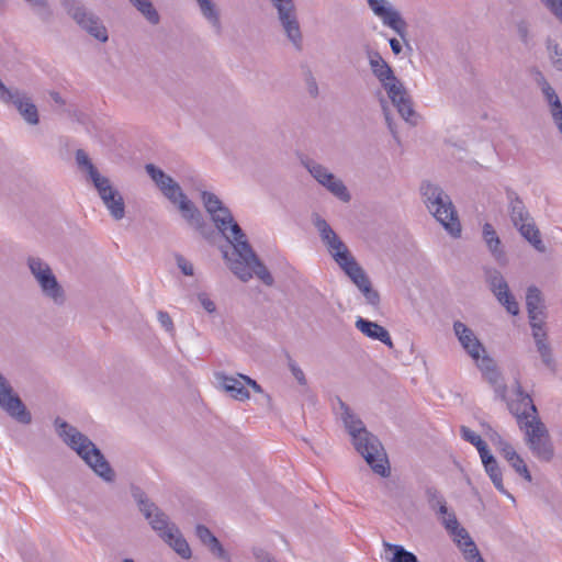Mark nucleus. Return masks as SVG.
<instances>
[{
	"label": "nucleus",
	"mask_w": 562,
	"mask_h": 562,
	"mask_svg": "<svg viewBox=\"0 0 562 562\" xmlns=\"http://www.w3.org/2000/svg\"><path fill=\"white\" fill-rule=\"evenodd\" d=\"M516 394L524 411L520 412L514 405H510L509 409L516 416L519 428L525 432V442L533 457L542 462H550L554 457L551 436L547 426L538 417L532 398L522 390L518 381H516Z\"/></svg>",
	"instance_id": "nucleus-1"
},
{
	"label": "nucleus",
	"mask_w": 562,
	"mask_h": 562,
	"mask_svg": "<svg viewBox=\"0 0 562 562\" xmlns=\"http://www.w3.org/2000/svg\"><path fill=\"white\" fill-rule=\"evenodd\" d=\"M338 405L341 411L340 419L357 452L363 457L374 473L387 477L391 473L390 463L379 438L366 428L359 416L340 398Z\"/></svg>",
	"instance_id": "nucleus-2"
},
{
	"label": "nucleus",
	"mask_w": 562,
	"mask_h": 562,
	"mask_svg": "<svg viewBox=\"0 0 562 562\" xmlns=\"http://www.w3.org/2000/svg\"><path fill=\"white\" fill-rule=\"evenodd\" d=\"M145 169L164 196L177 205L188 225L210 239L215 231L206 223L196 205L184 194L179 183L155 165L148 164Z\"/></svg>",
	"instance_id": "nucleus-3"
},
{
	"label": "nucleus",
	"mask_w": 562,
	"mask_h": 562,
	"mask_svg": "<svg viewBox=\"0 0 562 562\" xmlns=\"http://www.w3.org/2000/svg\"><path fill=\"white\" fill-rule=\"evenodd\" d=\"M54 425L63 442L74 450L99 477L105 482L114 481V470L88 436L59 417L55 419Z\"/></svg>",
	"instance_id": "nucleus-4"
},
{
	"label": "nucleus",
	"mask_w": 562,
	"mask_h": 562,
	"mask_svg": "<svg viewBox=\"0 0 562 562\" xmlns=\"http://www.w3.org/2000/svg\"><path fill=\"white\" fill-rule=\"evenodd\" d=\"M223 256L227 260L231 271L241 281L246 282L256 274L266 285H273V277L258 258L248 240L235 245L232 256L236 258L229 257L227 251H224Z\"/></svg>",
	"instance_id": "nucleus-5"
},
{
	"label": "nucleus",
	"mask_w": 562,
	"mask_h": 562,
	"mask_svg": "<svg viewBox=\"0 0 562 562\" xmlns=\"http://www.w3.org/2000/svg\"><path fill=\"white\" fill-rule=\"evenodd\" d=\"M420 192L429 212L453 237H459L461 225L450 196L429 181L422 183Z\"/></svg>",
	"instance_id": "nucleus-6"
},
{
	"label": "nucleus",
	"mask_w": 562,
	"mask_h": 562,
	"mask_svg": "<svg viewBox=\"0 0 562 562\" xmlns=\"http://www.w3.org/2000/svg\"><path fill=\"white\" fill-rule=\"evenodd\" d=\"M26 266L38 284L43 296L57 306L64 305L67 299L66 291L58 282L50 266L42 258L35 256L26 258Z\"/></svg>",
	"instance_id": "nucleus-7"
},
{
	"label": "nucleus",
	"mask_w": 562,
	"mask_h": 562,
	"mask_svg": "<svg viewBox=\"0 0 562 562\" xmlns=\"http://www.w3.org/2000/svg\"><path fill=\"white\" fill-rule=\"evenodd\" d=\"M61 5L76 23L100 42H106L108 31L100 19L88 11L78 0H60Z\"/></svg>",
	"instance_id": "nucleus-8"
},
{
	"label": "nucleus",
	"mask_w": 562,
	"mask_h": 562,
	"mask_svg": "<svg viewBox=\"0 0 562 562\" xmlns=\"http://www.w3.org/2000/svg\"><path fill=\"white\" fill-rule=\"evenodd\" d=\"M278 12V20L288 40L296 50L303 48V36L293 0H270Z\"/></svg>",
	"instance_id": "nucleus-9"
},
{
	"label": "nucleus",
	"mask_w": 562,
	"mask_h": 562,
	"mask_svg": "<svg viewBox=\"0 0 562 562\" xmlns=\"http://www.w3.org/2000/svg\"><path fill=\"white\" fill-rule=\"evenodd\" d=\"M313 225L317 229L323 244L331 255L336 263L346 260L351 254L346 244L339 238L325 218L318 214H313Z\"/></svg>",
	"instance_id": "nucleus-10"
},
{
	"label": "nucleus",
	"mask_w": 562,
	"mask_h": 562,
	"mask_svg": "<svg viewBox=\"0 0 562 562\" xmlns=\"http://www.w3.org/2000/svg\"><path fill=\"white\" fill-rule=\"evenodd\" d=\"M132 495L151 528L162 538L164 533L169 531L173 525L169 522L168 516L161 512L140 488H133Z\"/></svg>",
	"instance_id": "nucleus-11"
},
{
	"label": "nucleus",
	"mask_w": 562,
	"mask_h": 562,
	"mask_svg": "<svg viewBox=\"0 0 562 562\" xmlns=\"http://www.w3.org/2000/svg\"><path fill=\"white\" fill-rule=\"evenodd\" d=\"M0 407L21 424H30L32 416L10 382L0 372Z\"/></svg>",
	"instance_id": "nucleus-12"
},
{
	"label": "nucleus",
	"mask_w": 562,
	"mask_h": 562,
	"mask_svg": "<svg viewBox=\"0 0 562 562\" xmlns=\"http://www.w3.org/2000/svg\"><path fill=\"white\" fill-rule=\"evenodd\" d=\"M303 165L311 176L335 196L344 202L350 201V194L344 182L329 172L326 167L312 159L304 160Z\"/></svg>",
	"instance_id": "nucleus-13"
},
{
	"label": "nucleus",
	"mask_w": 562,
	"mask_h": 562,
	"mask_svg": "<svg viewBox=\"0 0 562 562\" xmlns=\"http://www.w3.org/2000/svg\"><path fill=\"white\" fill-rule=\"evenodd\" d=\"M485 280L498 303L512 315L519 313V305L512 294L508 283L503 274L494 268L485 269Z\"/></svg>",
	"instance_id": "nucleus-14"
},
{
	"label": "nucleus",
	"mask_w": 562,
	"mask_h": 562,
	"mask_svg": "<svg viewBox=\"0 0 562 562\" xmlns=\"http://www.w3.org/2000/svg\"><path fill=\"white\" fill-rule=\"evenodd\" d=\"M215 227L225 237V239L233 246L239 241L248 240L246 234L235 221L232 212L225 205H222L214 214H210Z\"/></svg>",
	"instance_id": "nucleus-15"
},
{
	"label": "nucleus",
	"mask_w": 562,
	"mask_h": 562,
	"mask_svg": "<svg viewBox=\"0 0 562 562\" xmlns=\"http://www.w3.org/2000/svg\"><path fill=\"white\" fill-rule=\"evenodd\" d=\"M401 117L411 125L417 124L413 101L403 82L398 79L383 88Z\"/></svg>",
	"instance_id": "nucleus-16"
},
{
	"label": "nucleus",
	"mask_w": 562,
	"mask_h": 562,
	"mask_svg": "<svg viewBox=\"0 0 562 562\" xmlns=\"http://www.w3.org/2000/svg\"><path fill=\"white\" fill-rule=\"evenodd\" d=\"M92 184L111 216L115 221L122 220L125 216L124 199L119 190L112 186L110 179L103 176Z\"/></svg>",
	"instance_id": "nucleus-17"
},
{
	"label": "nucleus",
	"mask_w": 562,
	"mask_h": 562,
	"mask_svg": "<svg viewBox=\"0 0 562 562\" xmlns=\"http://www.w3.org/2000/svg\"><path fill=\"white\" fill-rule=\"evenodd\" d=\"M370 9L379 16L383 24L391 27L403 40H405L407 32V23L402 18L401 13L393 9L386 0H367Z\"/></svg>",
	"instance_id": "nucleus-18"
},
{
	"label": "nucleus",
	"mask_w": 562,
	"mask_h": 562,
	"mask_svg": "<svg viewBox=\"0 0 562 562\" xmlns=\"http://www.w3.org/2000/svg\"><path fill=\"white\" fill-rule=\"evenodd\" d=\"M526 307L531 329L544 327L547 319L544 299L542 292L536 285L527 288Z\"/></svg>",
	"instance_id": "nucleus-19"
},
{
	"label": "nucleus",
	"mask_w": 562,
	"mask_h": 562,
	"mask_svg": "<svg viewBox=\"0 0 562 562\" xmlns=\"http://www.w3.org/2000/svg\"><path fill=\"white\" fill-rule=\"evenodd\" d=\"M5 102H11L21 116L31 125H36L40 122L38 111L36 105L31 101V99L22 91L14 89H8L0 97Z\"/></svg>",
	"instance_id": "nucleus-20"
},
{
	"label": "nucleus",
	"mask_w": 562,
	"mask_h": 562,
	"mask_svg": "<svg viewBox=\"0 0 562 562\" xmlns=\"http://www.w3.org/2000/svg\"><path fill=\"white\" fill-rule=\"evenodd\" d=\"M453 331L465 352L474 361H479L480 352H485V347L474 331L460 321L453 323Z\"/></svg>",
	"instance_id": "nucleus-21"
},
{
	"label": "nucleus",
	"mask_w": 562,
	"mask_h": 562,
	"mask_svg": "<svg viewBox=\"0 0 562 562\" xmlns=\"http://www.w3.org/2000/svg\"><path fill=\"white\" fill-rule=\"evenodd\" d=\"M367 57H368L370 69L372 71L373 76L381 83L382 88L398 80V78L395 76L392 67L387 64V61L384 60V58L381 56V54L378 50L369 49L367 52Z\"/></svg>",
	"instance_id": "nucleus-22"
},
{
	"label": "nucleus",
	"mask_w": 562,
	"mask_h": 562,
	"mask_svg": "<svg viewBox=\"0 0 562 562\" xmlns=\"http://www.w3.org/2000/svg\"><path fill=\"white\" fill-rule=\"evenodd\" d=\"M195 535L203 546L214 555L216 559L223 562H232L231 554L224 549L220 540L214 533L204 525H198L195 527Z\"/></svg>",
	"instance_id": "nucleus-23"
},
{
	"label": "nucleus",
	"mask_w": 562,
	"mask_h": 562,
	"mask_svg": "<svg viewBox=\"0 0 562 562\" xmlns=\"http://www.w3.org/2000/svg\"><path fill=\"white\" fill-rule=\"evenodd\" d=\"M355 326L367 337L374 340H379L386 345L389 348L394 347L387 329L379 325L378 323L368 321L362 317H358V319L355 323Z\"/></svg>",
	"instance_id": "nucleus-24"
},
{
	"label": "nucleus",
	"mask_w": 562,
	"mask_h": 562,
	"mask_svg": "<svg viewBox=\"0 0 562 562\" xmlns=\"http://www.w3.org/2000/svg\"><path fill=\"white\" fill-rule=\"evenodd\" d=\"M216 381L221 387L227 392L234 400L246 401L249 398V392L246 389V383L239 376H228L225 373H216Z\"/></svg>",
	"instance_id": "nucleus-25"
},
{
	"label": "nucleus",
	"mask_w": 562,
	"mask_h": 562,
	"mask_svg": "<svg viewBox=\"0 0 562 562\" xmlns=\"http://www.w3.org/2000/svg\"><path fill=\"white\" fill-rule=\"evenodd\" d=\"M532 337L536 344L537 351L539 352L542 363L550 370H554L555 361L552 353V348L548 341V334L544 327L532 328Z\"/></svg>",
	"instance_id": "nucleus-26"
},
{
	"label": "nucleus",
	"mask_w": 562,
	"mask_h": 562,
	"mask_svg": "<svg viewBox=\"0 0 562 562\" xmlns=\"http://www.w3.org/2000/svg\"><path fill=\"white\" fill-rule=\"evenodd\" d=\"M482 236L495 260L501 265H505L507 258L502 248L501 239L492 224L485 223L483 225Z\"/></svg>",
	"instance_id": "nucleus-27"
},
{
	"label": "nucleus",
	"mask_w": 562,
	"mask_h": 562,
	"mask_svg": "<svg viewBox=\"0 0 562 562\" xmlns=\"http://www.w3.org/2000/svg\"><path fill=\"white\" fill-rule=\"evenodd\" d=\"M507 199L508 213L514 226H518V224L532 218L526 209L525 203L515 191L507 190Z\"/></svg>",
	"instance_id": "nucleus-28"
},
{
	"label": "nucleus",
	"mask_w": 562,
	"mask_h": 562,
	"mask_svg": "<svg viewBox=\"0 0 562 562\" xmlns=\"http://www.w3.org/2000/svg\"><path fill=\"white\" fill-rule=\"evenodd\" d=\"M162 539L182 558L190 559L192 553L187 540L182 537L180 530L176 525L171 526L169 531H166Z\"/></svg>",
	"instance_id": "nucleus-29"
},
{
	"label": "nucleus",
	"mask_w": 562,
	"mask_h": 562,
	"mask_svg": "<svg viewBox=\"0 0 562 562\" xmlns=\"http://www.w3.org/2000/svg\"><path fill=\"white\" fill-rule=\"evenodd\" d=\"M202 16L214 29L216 34L222 33L221 13L213 0H195Z\"/></svg>",
	"instance_id": "nucleus-30"
},
{
	"label": "nucleus",
	"mask_w": 562,
	"mask_h": 562,
	"mask_svg": "<svg viewBox=\"0 0 562 562\" xmlns=\"http://www.w3.org/2000/svg\"><path fill=\"white\" fill-rule=\"evenodd\" d=\"M515 227L518 229L521 236L535 247V249H537L540 252H544L547 250L546 245L543 244L540 237V232L532 218L522 222L521 224H518V226Z\"/></svg>",
	"instance_id": "nucleus-31"
},
{
	"label": "nucleus",
	"mask_w": 562,
	"mask_h": 562,
	"mask_svg": "<svg viewBox=\"0 0 562 562\" xmlns=\"http://www.w3.org/2000/svg\"><path fill=\"white\" fill-rule=\"evenodd\" d=\"M385 560L387 562H419L417 557L401 544L383 541Z\"/></svg>",
	"instance_id": "nucleus-32"
},
{
	"label": "nucleus",
	"mask_w": 562,
	"mask_h": 562,
	"mask_svg": "<svg viewBox=\"0 0 562 562\" xmlns=\"http://www.w3.org/2000/svg\"><path fill=\"white\" fill-rule=\"evenodd\" d=\"M338 266L351 279L357 288L369 279L363 268L356 261L352 255L338 263Z\"/></svg>",
	"instance_id": "nucleus-33"
},
{
	"label": "nucleus",
	"mask_w": 562,
	"mask_h": 562,
	"mask_svg": "<svg viewBox=\"0 0 562 562\" xmlns=\"http://www.w3.org/2000/svg\"><path fill=\"white\" fill-rule=\"evenodd\" d=\"M441 521L459 547L462 546L463 541L470 538L469 532L463 527H460L453 513H449L448 515L441 517Z\"/></svg>",
	"instance_id": "nucleus-34"
},
{
	"label": "nucleus",
	"mask_w": 562,
	"mask_h": 562,
	"mask_svg": "<svg viewBox=\"0 0 562 562\" xmlns=\"http://www.w3.org/2000/svg\"><path fill=\"white\" fill-rule=\"evenodd\" d=\"M76 161L78 164V166L85 170L88 175V179L89 181H91L92 183L94 181H98L100 180L101 177H103L99 171L98 169L95 168V166L91 162L89 156L87 155V153L83 150V149H78L76 151Z\"/></svg>",
	"instance_id": "nucleus-35"
},
{
	"label": "nucleus",
	"mask_w": 562,
	"mask_h": 562,
	"mask_svg": "<svg viewBox=\"0 0 562 562\" xmlns=\"http://www.w3.org/2000/svg\"><path fill=\"white\" fill-rule=\"evenodd\" d=\"M484 469H485V472L487 473V475L490 476L491 481L493 482L495 488L499 493H502V494L506 495L507 497L514 499L513 495L504 486L503 473H502V469L498 465L497 460L494 461L491 464H485Z\"/></svg>",
	"instance_id": "nucleus-36"
},
{
	"label": "nucleus",
	"mask_w": 562,
	"mask_h": 562,
	"mask_svg": "<svg viewBox=\"0 0 562 562\" xmlns=\"http://www.w3.org/2000/svg\"><path fill=\"white\" fill-rule=\"evenodd\" d=\"M131 3L147 19L151 24L159 23V14L149 0H130Z\"/></svg>",
	"instance_id": "nucleus-37"
},
{
	"label": "nucleus",
	"mask_w": 562,
	"mask_h": 562,
	"mask_svg": "<svg viewBox=\"0 0 562 562\" xmlns=\"http://www.w3.org/2000/svg\"><path fill=\"white\" fill-rule=\"evenodd\" d=\"M547 49L553 68L558 71H562V49L560 45L554 41L548 38Z\"/></svg>",
	"instance_id": "nucleus-38"
},
{
	"label": "nucleus",
	"mask_w": 562,
	"mask_h": 562,
	"mask_svg": "<svg viewBox=\"0 0 562 562\" xmlns=\"http://www.w3.org/2000/svg\"><path fill=\"white\" fill-rule=\"evenodd\" d=\"M38 15V18L44 21H50L53 16V11L47 2V0H25Z\"/></svg>",
	"instance_id": "nucleus-39"
},
{
	"label": "nucleus",
	"mask_w": 562,
	"mask_h": 562,
	"mask_svg": "<svg viewBox=\"0 0 562 562\" xmlns=\"http://www.w3.org/2000/svg\"><path fill=\"white\" fill-rule=\"evenodd\" d=\"M460 548L468 562H485L471 537L463 541Z\"/></svg>",
	"instance_id": "nucleus-40"
},
{
	"label": "nucleus",
	"mask_w": 562,
	"mask_h": 562,
	"mask_svg": "<svg viewBox=\"0 0 562 562\" xmlns=\"http://www.w3.org/2000/svg\"><path fill=\"white\" fill-rule=\"evenodd\" d=\"M359 291L363 294L367 303L373 307H378L380 304V294L372 288L370 279L358 286Z\"/></svg>",
	"instance_id": "nucleus-41"
},
{
	"label": "nucleus",
	"mask_w": 562,
	"mask_h": 562,
	"mask_svg": "<svg viewBox=\"0 0 562 562\" xmlns=\"http://www.w3.org/2000/svg\"><path fill=\"white\" fill-rule=\"evenodd\" d=\"M201 199L209 214H214L223 204L217 195L209 191H202Z\"/></svg>",
	"instance_id": "nucleus-42"
},
{
	"label": "nucleus",
	"mask_w": 562,
	"mask_h": 562,
	"mask_svg": "<svg viewBox=\"0 0 562 562\" xmlns=\"http://www.w3.org/2000/svg\"><path fill=\"white\" fill-rule=\"evenodd\" d=\"M508 463L516 471V473L524 477L527 482L532 481V476L528 470V467L519 454L512 461H508Z\"/></svg>",
	"instance_id": "nucleus-43"
},
{
	"label": "nucleus",
	"mask_w": 562,
	"mask_h": 562,
	"mask_svg": "<svg viewBox=\"0 0 562 562\" xmlns=\"http://www.w3.org/2000/svg\"><path fill=\"white\" fill-rule=\"evenodd\" d=\"M560 23H562V0H538Z\"/></svg>",
	"instance_id": "nucleus-44"
},
{
	"label": "nucleus",
	"mask_w": 562,
	"mask_h": 562,
	"mask_svg": "<svg viewBox=\"0 0 562 562\" xmlns=\"http://www.w3.org/2000/svg\"><path fill=\"white\" fill-rule=\"evenodd\" d=\"M516 30H517V35H518L520 42L526 46L529 45V43L532 38L529 22L526 20H520L516 24Z\"/></svg>",
	"instance_id": "nucleus-45"
},
{
	"label": "nucleus",
	"mask_w": 562,
	"mask_h": 562,
	"mask_svg": "<svg viewBox=\"0 0 562 562\" xmlns=\"http://www.w3.org/2000/svg\"><path fill=\"white\" fill-rule=\"evenodd\" d=\"M482 374H485L490 370L496 368L494 360L485 352H480L479 361H475Z\"/></svg>",
	"instance_id": "nucleus-46"
},
{
	"label": "nucleus",
	"mask_w": 562,
	"mask_h": 562,
	"mask_svg": "<svg viewBox=\"0 0 562 562\" xmlns=\"http://www.w3.org/2000/svg\"><path fill=\"white\" fill-rule=\"evenodd\" d=\"M381 105H382V111H383L387 127H389L391 134L393 135V137L396 140H398L397 131H396L395 124L393 122V119L391 117V112H390L389 105L386 104V101L381 100Z\"/></svg>",
	"instance_id": "nucleus-47"
},
{
	"label": "nucleus",
	"mask_w": 562,
	"mask_h": 562,
	"mask_svg": "<svg viewBox=\"0 0 562 562\" xmlns=\"http://www.w3.org/2000/svg\"><path fill=\"white\" fill-rule=\"evenodd\" d=\"M426 494L431 509H436L440 504L446 502L436 488H427Z\"/></svg>",
	"instance_id": "nucleus-48"
},
{
	"label": "nucleus",
	"mask_w": 562,
	"mask_h": 562,
	"mask_svg": "<svg viewBox=\"0 0 562 562\" xmlns=\"http://www.w3.org/2000/svg\"><path fill=\"white\" fill-rule=\"evenodd\" d=\"M288 364H289L290 371L292 372L293 376L299 382V384L306 385L307 381H306L305 374H304L303 370L295 363V361L292 360L291 358H289Z\"/></svg>",
	"instance_id": "nucleus-49"
},
{
	"label": "nucleus",
	"mask_w": 562,
	"mask_h": 562,
	"mask_svg": "<svg viewBox=\"0 0 562 562\" xmlns=\"http://www.w3.org/2000/svg\"><path fill=\"white\" fill-rule=\"evenodd\" d=\"M549 112L553 123L562 134V103L553 104V106L549 108Z\"/></svg>",
	"instance_id": "nucleus-50"
},
{
	"label": "nucleus",
	"mask_w": 562,
	"mask_h": 562,
	"mask_svg": "<svg viewBox=\"0 0 562 562\" xmlns=\"http://www.w3.org/2000/svg\"><path fill=\"white\" fill-rule=\"evenodd\" d=\"M251 553L256 562H277L276 559L262 548L254 547Z\"/></svg>",
	"instance_id": "nucleus-51"
},
{
	"label": "nucleus",
	"mask_w": 562,
	"mask_h": 562,
	"mask_svg": "<svg viewBox=\"0 0 562 562\" xmlns=\"http://www.w3.org/2000/svg\"><path fill=\"white\" fill-rule=\"evenodd\" d=\"M461 436L465 441L472 443L473 446H477L482 441V438L477 434L465 426L461 427Z\"/></svg>",
	"instance_id": "nucleus-52"
},
{
	"label": "nucleus",
	"mask_w": 562,
	"mask_h": 562,
	"mask_svg": "<svg viewBox=\"0 0 562 562\" xmlns=\"http://www.w3.org/2000/svg\"><path fill=\"white\" fill-rule=\"evenodd\" d=\"M176 259H177V265L183 274L193 276V273H194L193 265L189 260H187L184 257H182L180 255L177 256Z\"/></svg>",
	"instance_id": "nucleus-53"
},
{
	"label": "nucleus",
	"mask_w": 562,
	"mask_h": 562,
	"mask_svg": "<svg viewBox=\"0 0 562 562\" xmlns=\"http://www.w3.org/2000/svg\"><path fill=\"white\" fill-rule=\"evenodd\" d=\"M158 321L160 325L169 333L173 331V322L170 315L167 312L159 311L158 312Z\"/></svg>",
	"instance_id": "nucleus-54"
},
{
	"label": "nucleus",
	"mask_w": 562,
	"mask_h": 562,
	"mask_svg": "<svg viewBox=\"0 0 562 562\" xmlns=\"http://www.w3.org/2000/svg\"><path fill=\"white\" fill-rule=\"evenodd\" d=\"M542 94L549 108L553 106V104L561 103L560 98L553 87L543 91Z\"/></svg>",
	"instance_id": "nucleus-55"
},
{
	"label": "nucleus",
	"mask_w": 562,
	"mask_h": 562,
	"mask_svg": "<svg viewBox=\"0 0 562 562\" xmlns=\"http://www.w3.org/2000/svg\"><path fill=\"white\" fill-rule=\"evenodd\" d=\"M483 376L492 386L502 382V376L497 368L490 370L488 372L483 374Z\"/></svg>",
	"instance_id": "nucleus-56"
},
{
	"label": "nucleus",
	"mask_w": 562,
	"mask_h": 562,
	"mask_svg": "<svg viewBox=\"0 0 562 562\" xmlns=\"http://www.w3.org/2000/svg\"><path fill=\"white\" fill-rule=\"evenodd\" d=\"M199 301L206 312H215V303L211 299H209L204 293L199 294Z\"/></svg>",
	"instance_id": "nucleus-57"
},
{
	"label": "nucleus",
	"mask_w": 562,
	"mask_h": 562,
	"mask_svg": "<svg viewBox=\"0 0 562 562\" xmlns=\"http://www.w3.org/2000/svg\"><path fill=\"white\" fill-rule=\"evenodd\" d=\"M535 81L537 82V85L541 89V92L546 91L547 89L552 88L551 85L546 79V77L543 76V74L541 71H539V70L536 71Z\"/></svg>",
	"instance_id": "nucleus-58"
},
{
	"label": "nucleus",
	"mask_w": 562,
	"mask_h": 562,
	"mask_svg": "<svg viewBox=\"0 0 562 562\" xmlns=\"http://www.w3.org/2000/svg\"><path fill=\"white\" fill-rule=\"evenodd\" d=\"M535 81L537 82V85L541 89V92L546 91L547 89L552 88L551 85L546 79V77L543 76V74L541 71H539V70L536 71Z\"/></svg>",
	"instance_id": "nucleus-59"
},
{
	"label": "nucleus",
	"mask_w": 562,
	"mask_h": 562,
	"mask_svg": "<svg viewBox=\"0 0 562 562\" xmlns=\"http://www.w3.org/2000/svg\"><path fill=\"white\" fill-rule=\"evenodd\" d=\"M238 376L243 381H245L246 385L250 386L256 393H262L263 392L262 387L255 380L249 378L248 375L238 374Z\"/></svg>",
	"instance_id": "nucleus-60"
},
{
	"label": "nucleus",
	"mask_w": 562,
	"mask_h": 562,
	"mask_svg": "<svg viewBox=\"0 0 562 562\" xmlns=\"http://www.w3.org/2000/svg\"><path fill=\"white\" fill-rule=\"evenodd\" d=\"M494 392L496 397L501 398L502 401L506 400L507 394V386L503 382H499L495 385H493Z\"/></svg>",
	"instance_id": "nucleus-61"
},
{
	"label": "nucleus",
	"mask_w": 562,
	"mask_h": 562,
	"mask_svg": "<svg viewBox=\"0 0 562 562\" xmlns=\"http://www.w3.org/2000/svg\"><path fill=\"white\" fill-rule=\"evenodd\" d=\"M503 458L508 462V461H512L513 459H515V457L518 456V453L516 452V450L514 449V447L510 445L508 446L507 448L503 449V451L499 452Z\"/></svg>",
	"instance_id": "nucleus-62"
},
{
	"label": "nucleus",
	"mask_w": 562,
	"mask_h": 562,
	"mask_svg": "<svg viewBox=\"0 0 562 562\" xmlns=\"http://www.w3.org/2000/svg\"><path fill=\"white\" fill-rule=\"evenodd\" d=\"M480 457H481L483 465L491 464L494 461H496V459L494 458V456L491 453L490 450L483 451V453H481Z\"/></svg>",
	"instance_id": "nucleus-63"
},
{
	"label": "nucleus",
	"mask_w": 562,
	"mask_h": 562,
	"mask_svg": "<svg viewBox=\"0 0 562 562\" xmlns=\"http://www.w3.org/2000/svg\"><path fill=\"white\" fill-rule=\"evenodd\" d=\"M390 46L394 55H400L402 53V45L396 38L390 40Z\"/></svg>",
	"instance_id": "nucleus-64"
}]
</instances>
